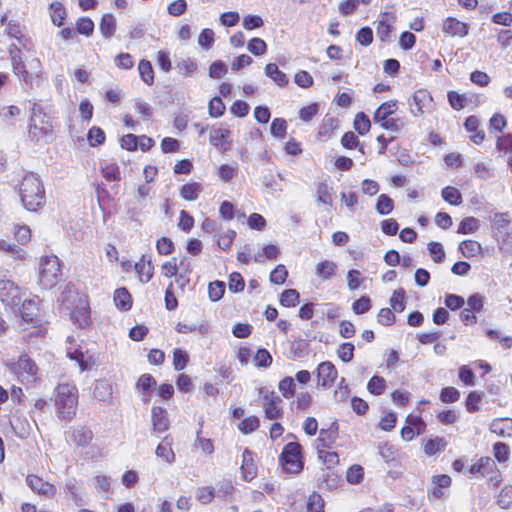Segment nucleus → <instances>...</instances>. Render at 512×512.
<instances>
[{"label":"nucleus","instance_id":"nucleus-38","mask_svg":"<svg viewBox=\"0 0 512 512\" xmlns=\"http://www.w3.org/2000/svg\"><path fill=\"white\" fill-rule=\"evenodd\" d=\"M198 68L197 61L193 58H185L177 63L179 73L185 77L192 76Z\"/></svg>","mask_w":512,"mask_h":512},{"label":"nucleus","instance_id":"nucleus-36","mask_svg":"<svg viewBox=\"0 0 512 512\" xmlns=\"http://www.w3.org/2000/svg\"><path fill=\"white\" fill-rule=\"evenodd\" d=\"M480 228V220L475 217L464 218L458 227L457 233L459 234H471L476 232Z\"/></svg>","mask_w":512,"mask_h":512},{"label":"nucleus","instance_id":"nucleus-62","mask_svg":"<svg viewBox=\"0 0 512 512\" xmlns=\"http://www.w3.org/2000/svg\"><path fill=\"white\" fill-rule=\"evenodd\" d=\"M364 476V469L360 465L351 466L346 475V479L351 484H359Z\"/></svg>","mask_w":512,"mask_h":512},{"label":"nucleus","instance_id":"nucleus-56","mask_svg":"<svg viewBox=\"0 0 512 512\" xmlns=\"http://www.w3.org/2000/svg\"><path fill=\"white\" fill-rule=\"evenodd\" d=\"M404 298V289L401 288L399 290L394 291L393 295L390 298V305L395 312L400 313L405 309Z\"/></svg>","mask_w":512,"mask_h":512},{"label":"nucleus","instance_id":"nucleus-44","mask_svg":"<svg viewBox=\"0 0 512 512\" xmlns=\"http://www.w3.org/2000/svg\"><path fill=\"white\" fill-rule=\"evenodd\" d=\"M376 124H379L380 127L384 130H388L391 132L398 133L404 128V121L401 118H386L384 121L377 122Z\"/></svg>","mask_w":512,"mask_h":512},{"label":"nucleus","instance_id":"nucleus-51","mask_svg":"<svg viewBox=\"0 0 512 512\" xmlns=\"http://www.w3.org/2000/svg\"><path fill=\"white\" fill-rule=\"evenodd\" d=\"M260 426V420L256 416H249L243 419L239 425V430L244 434H249L256 431Z\"/></svg>","mask_w":512,"mask_h":512},{"label":"nucleus","instance_id":"nucleus-6","mask_svg":"<svg viewBox=\"0 0 512 512\" xmlns=\"http://www.w3.org/2000/svg\"><path fill=\"white\" fill-rule=\"evenodd\" d=\"M280 463L286 472L299 473L303 469L301 445L297 442L287 443L280 455Z\"/></svg>","mask_w":512,"mask_h":512},{"label":"nucleus","instance_id":"nucleus-42","mask_svg":"<svg viewBox=\"0 0 512 512\" xmlns=\"http://www.w3.org/2000/svg\"><path fill=\"white\" fill-rule=\"evenodd\" d=\"M368 391L373 395H381L386 389V380L378 375H374L367 384Z\"/></svg>","mask_w":512,"mask_h":512},{"label":"nucleus","instance_id":"nucleus-23","mask_svg":"<svg viewBox=\"0 0 512 512\" xmlns=\"http://www.w3.org/2000/svg\"><path fill=\"white\" fill-rule=\"evenodd\" d=\"M113 388L112 384L107 380H97L93 390L94 398L102 401L109 402L112 398Z\"/></svg>","mask_w":512,"mask_h":512},{"label":"nucleus","instance_id":"nucleus-61","mask_svg":"<svg viewBox=\"0 0 512 512\" xmlns=\"http://www.w3.org/2000/svg\"><path fill=\"white\" fill-rule=\"evenodd\" d=\"M307 512H324V500L319 494L313 493L309 496Z\"/></svg>","mask_w":512,"mask_h":512},{"label":"nucleus","instance_id":"nucleus-10","mask_svg":"<svg viewBox=\"0 0 512 512\" xmlns=\"http://www.w3.org/2000/svg\"><path fill=\"white\" fill-rule=\"evenodd\" d=\"M14 372L22 383H32L36 380L37 366L27 355H21L14 365Z\"/></svg>","mask_w":512,"mask_h":512},{"label":"nucleus","instance_id":"nucleus-64","mask_svg":"<svg viewBox=\"0 0 512 512\" xmlns=\"http://www.w3.org/2000/svg\"><path fill=\"white\" fill-rule=\"evenodd\" d=\"M254 362L257 367L267 368L272 363V356L266 349H258L254 356Z\"/></svg>","mask_w":512,"mask_h":512},{"label":"nucleus","instance_id":"nucleus-53","mask_svg":"<svg viewBox=\"0 0 512 512\" xmlns=\"http://www.w3.org/2000/svg\"><path fill=\"white\" fill-rule=\"evenodd\" d=\"M215 42V34L212 29L205 28L201 31L198 37V44L205 50L212 48Z\"/></svg>","mask_w":512,"mask_h":512},{"label":"nucleus","instance_id":"nucleus-8","mask_svg":"<svg viewBox=\"0 0 512 512\" xmlns=\"http://www.w3.org/2000/svg\"><path fill=\"white\" fill-rule=\"evenodd\" d=\"M260 395L264 400L263 410L265 417L270 420L281 418L283 410L279 404L282 403V399L274 391H270L267 388H261Z\"/></svg>","mask_w":512,"mask_h":512},{"label":"nucleus","instance_id":"nucleus-25","mask_svg":"<svg viewBox=\"0 0 512 512\" xmlns=\"http://www.w3.org/2000/svg\"><path fill=\"white\" fill-rule=\"evenodd\" d=\"M113 300L116 307L122 311H128L132 307V296L125 287L115 290Z\"/></svg>","mask_w":512,"mask_h":512},{"label":"nucleus","instance_id":"nucleus-7","mask_svg":"<svg viewBox=\"0 0 512 512\" xmlns=\"http://www.w3.org/2000/svg\"><path fill=\"white\" fill-rule=\"evenodd\" d=\"M12 71L19 78V80L23 81L30 87H32L34 75L36 78L40 77L41 73V63L39 59L35 58L30 62V69L28 71L26 65L22 59V56H12L10 59Z\"/></svg>","mask_w":512,"mask_h":512},{"label":"nucleus","instance_id":"nucleus-13","mask_svg":"<svg viewBox=\"0 0 512 512\" xmlns=\"http://www.w3.org/2000/svg\"><path fill=\"white\" fill-rule=\"evenodd\" d=\"M26 484L33 492L47 498H53L57 492V489L53 484L44 481L42 478L34 474H30L26 477Z\"/></svg>","mask_w":512,"mask_h":512},{"label":"nucleus","instance_id":"nucleus-31","mask_svg":"<svg viewBox=\"0 0 512 512\" xmlns=\"http://www.w3.org/2000/svg\"><path fill=\"white\" fill-rule=\"evenodd\" d=\"M336 268V263L325 260L317 264L315 272L319 278L326 281L335 275Z\"/></svg>","mask_w":512,"mask_h":512},{"label":"nucleus","instance_id":"nucleus-50","mask_svg":"<svg viewBox=\"0 0 512 512\" xmlns=\"http://www.w3.org/2000/svg\"><path fill=\"white\" fill-rule=\"evenodd\" d=\"M371 128V122L367 115L363 112H359L354 120V129L360 134L365 135Z\"/></svg>","mask_w":512,"mask_h":512},{"label":"nucleus","instance_id":"nucleus-33","mask_svg":"<svg viewBox=\"0 0 512 512\" xmlns=\"http://www.w3.org/2000/svg\"><path fill=\"white\" fill-rule=\"evenodd\" d=\"M332 188L326 182L317 185L316 201L318 204L332 205Z\"/></svg>","mask_w":512,"mask_h":512},{"label":"nucleus","instance_id":"nucleus-16","mask_svg":"<svg viewBox=\"0 0 512 512\" xmlns=\"http://www.w3.org/2000/svg\"><path fill=\"white\" fill-rule=\"evenodd\" d=\"M412 101H409L410 112L413 116L419 117L424 113L423 108L432 102V97L426 90H417L413 96Z\"/></svg>","mask_w":512,"mask_h":512},{"label":"nucleus","instance_id":"nucleus-9","mask_svg":"<svg viewBox=\"0 0 512 512\" xmlns=\"http://www.w3.org/2000/svg\"><path fill=\"white\" fill-rule=\"evenodd\" d=\"M0 299L6 305L13 308L21 304V289L9 279L0 280Z\"/></svg>","mask_w":512,"mask_h":512},{"label":"nucleus","instance_id":"nucleus-28","mask_svg":"<svg viewBox=\"0 0 512 512\" xmlns=\"http://www.w3.org/2000/svg\"><path fill=\"white\" fill-rule=\"evenodd\" d=\"M265 75L271 78L278 86H285L288 84V78L285 73L279 70L275 63H269L265 67Z\"/></svg>","mask_w":512,"mask_h":512},{"label":"nucleus","instance_id":"nucleus-24","mask_svg":"<svg viewBox=\"0 0 512 512\" xmlns=\"http://www.w3.org/2000/svg\"><path fill=\"white\" fill-rule=\"evenodd\" d=\"M398 109L396 100H390L382 103L375 111L373 115L374 123L384 121L386 118H390Z\"/></svg>","mask_w":512,"mask_h":512},{"label":"nucleus","instance_id":"nucleus-49","mask_svg":"<svg viewBox=\"0 0 512 512\" xmlns=\"http://www.w3.org/2000/svg\"><path fill=\"white\" fill-rule=\"evenodd\" d=\"M65 492L67 495L74 501L76 506H82L83 499L81 495L78 493V488L76 485V479L71 478L67 480L65 484Z\"/></svg>","mask_w":512,"mask_h":512},{"label":"nucleus","instance_id":"nucleus-12","mask_svg":"<svg viewBox=\"0 0 512 512\" xmlns=\"http://www.w3.org/2000/svg\"><path fill=\"white\" fill-rule=\"evenodd\" d=\"M5 34L17 41L23 49L30 51L33 48L31 38L25 33V26L14 20H9L5 28Z\"/></svg>","mask_w":512,"mask_h":512},{"label":"nucleus","instance_id":"nucleus-18","mask_svg":"<svg viewBox=\"0 0 512 512\" xmlns=\"http://www.w3.org/2000/svg\"><path fill=\"white\" fill-rule=\"evenodd\" d=\"M241 473L243 479L247 482L252 481L257 476V467L254 464L253 453L248 448L242 454Z\"/></svg>","mask_w":512,"mask_h":512},{"label":"nucleus","instance_id":"nucleus-40","mask_svg":"<svg viewBox=\"0 0 512 512\" xmlns=\"http://www.w3.org/2000/svg\"><path fill=\"white\" fill-rule=\"evenodd\" d=\"M340 478L330 470H325L319 477V487L332 489L338 485Z\"/></svg>","mask_w":512,"mask_h":512},{"label":"nucleus","instance_id":"nucleus-45","mask_svg":"<svg viewBox=\"0 0 512 512\" xmlns=\"http://www.w3.org/2000/svg\"><path fill=\"white\" fill-rule=\"evenodd\" d=\"M447 442L445 439L436 437L434 439H430L424 446V451L427 455H434L438 452H441L445 449Z\"/></svg>","mask_w":512,"mask_h":512},{"label":"nucleus","instance_id":"nucleus-37","mask_svg":"<svg viewBox=\"0 0 512 512\" xmlns=\"http://www.w3.org/2000/svg\"><path fill=\"white\" fill-rule=\"evenodd\" d=\"M138 71L141 79L147 84L152 85L154 83V71L150 61L141 60L138 64Z\"/></svg>","mask_w":512,"mask_h":512},{"label":"nucleus","instance_id":"nucleus-58","mask_svg":"<svg viewBox=\"0 0 512 512\" xmlns=\"http://www.w3.org/2000/svg\"><path fill=\"white\" fill-rule=\"evenodd\" d=\"M209 115L211 117L217 118L224 114L225 112V105L220 97L216 96L213 97L209 102Z\"/></svg>","mask_w":512,"mask_h":512},{"label":"nucleus","instance_id":"nucleus-5","mask_svg":"<svg viewBox=\"0 0 512 512\" xmlns=\"http://www.w3.org/2000/svg\"><path fill=\"white\" fill-rule=\"evenodd\" d=\"M61 276V265L57 256H45L41 259L39 281L44 288L51 289L56 286Z\"/></svg>","mask_w":512,"mask_h":512},{"label":"nucleus","instance_id":"nucleus-32","mask_svg":"<svg viewBox=\"0 0 512 512\" xmlns=\"http://www.w3.org/2000/svg\"><path fill=\"white\" fill-rule=\"evenodd\" d=\"M201 192L202 186L197 182L184 184L180 188V196L188 201L196 200Z\"/></svg>","mask_w":512,"mask_h":512},{"label":"nucleus","instance_id":"nucleus-52","mask_svg":"<svg viewBox=\"0 0 512 512\" xmlns=\"http://www.w3.org/2000/svg\"><path fill=\"white\" fill-rule=\"evenodd\" d=\"M495 467L494 461L489 458H481L478 463L474 464L471 468L472 473H479L481 476H485L490 470Z\"/></svg>","mask_w":512,"mask_h":512},{"label":"nucleus","instance_id":"nucleus-26","mask_svg":"<svg viewBox=\"0 0 512 512\" xmlns=\"http://www.w3.org/2000/svg\"><path fill=\"white\" fill-rule=\"evenodd\" d=\"M135 270L142 283L149 282L153 277V265L150 260L145 259V256L135 264Z\"/></svg>","mask_w":512,"mask_h":512},{"label":"nucleus","instance_id":"nucleus-41","mask_svg":"<svg viewBox=\"0 0 512 512\" xmlns=\"http://www.w3.org/2000/svg\"><path fill=\"white\" fill-rule=\"evenodd\" d=\"M166 440L167 438L157 446L155 453L166 462L173 463L175 461V454L171 448V443Z\"/></svg>","mask_w":512,"mask_h":512},{"label":"nucleus","instance_id":"nucleus-63","mask_svg":"<svg viewBox=\"0 0 512 512\" xmlns=\"http://www.w3.org/2000/svg\"><path fill=\"white\" fill-rule=\"evenodd\" d=\"M288 271L282 264L276 266V268L270 274V281L273 284L280 285L286 281Z\"/></svg>","mask_w":512,"mask_h":512},{"label":"nucleus","instance_id":"nucleus-3","mask_svg":"<svg viewBox=\"0 0 512 512\" xmlns=\"http://www.w3.org/2000/svg\"><path fill=\"white\" fill-rule=\"evenodd\" d=\"M29 138L35 142H49L53 137V123L43 108L34 103L31 109Z\"/></svg>","mask_w":512,"mask_h":512},{"label":"nucleus","instance_id":"nucleus-2","mask_svg":"<svg viewBox=\"0 0 512 512\" xmlns=\"http://www.w3.org/2000/svg\"><path fill=\"white\" fill-rule=\"evenodd\" d=\"M21 202L28 211H37L45 204L43 183L34 173H27L19 187Z\"/></svg>","mask_w":512,"mask_h":512},{"label":"nucleus","instance_id":"nucleus-4","mask_svg":"<svg viewBox=\"0 0 512 512\" xmlns=\"http://www.w3.org/2000/svg\"><path fill=\"white\" fill-rule=\"evenodd\" d=\"M78 390L70 384H59L56 388L55 406L58 417L70 421L76 415Z\"/></svg>","mask_w":512,"mask_h":512},{"label":"nucleus","instance_id":"nucleus-48","mask_svg":"<svg viewBox=\"0 0 512 512\" xmlns=\"http://www.w3.org/2000/svg\"><path fill=\"white\" fill-rule=\"evenodd\" d=\"M299 297V292L296 289H287L282 292L280 303L285 307H294L299 302Z\"/></svg>","mask_w":512,"mask_h":512},{"label":"nucleus","instance_id":"nucleus-39","mask_svg":"<svg viewBox=\"0 0 512 512\" xmlns=\"http://www.w3.org/2000/svg\"><path fill=\"white\" fill-rule=\"evenodd\" d=\"M442 198L451 205H460L462 203V195L460 191L452 186H447L442 189Z\"/></svg>","mask_w":512,"mask_h":512},{"label":"nucleus","instance_id":"nucleus-30","mask_svg":"<svg viewBox=\"0 0 512 512\" xmlns=\"http://www.w3.org/2000/svg\"><path fill=\"white\" fill-rule=\"evenodd\" d=\"M494 498L500 508L509 509L512 506V485L503 486Z\"/></svg>","mask_w":512,"mask_h":512},{"label":"nucleus","instance_id":"nucleus-17","mask_svg":"<svg viewBox=\"0 0 512 512\" xmlns=\"http://www.w3.org/2000/svg\"><path fill=\"white\" fill-rule=\"evenodd\" d=\"M20 311V316L23 321L27 323H31L33 325H36L40 322L39 317V308L36 300L34 299H28V300H21V304L18 307Z\"/></svg>","mask_w":512,"mask_h":512},{"label":"nucleus","instance_id":"nucleus-54","mask_svg":"<svg viewBox=\"0 0 512 512\" xmlns=\"http://www.w3.org/2000/svg\"><path fill=\"white\" fill-rule=\"evenodd\" d=\"M188 361H189V356L184 350H182L180 348L174 349L173 365H174L175 370H177V371L183 370L186 367Z\"/></svg>","mask_w":512,"mask_h":512},{"label":"nucleus","instance_id":"nucleus-27","mask_svg":"<svg viewBox=\"0 0 512 512\" xmlns=\"http://www.w3.org/2000/svg\"><path fill=\"white\" fill-rule=\"evenodd\" d=\"M101 174L107 181H120L121 171L114 161H104L101 164Z\"/></svg>","mask_w":512,"mask_h":512},{"label":"nucleus","instance_id":"nucleus-11","mask_svg":"<svg viewBox=\"0 0 512 512\" xmlns=\"http://www.w3.org/2000/svg\"><path fill=\"white\" fill-rule=\"evenodd\" d=\"M338 377L335 365L330 361L321 362L317 367L318 386L323 389L331 388Z\"/></svg>","mask_w":512,"mask_h":512},{"label":"nucleus","instance_id":"nucleus-20","mask_svg":"<svg viewBox=\"0 0 512 512\" xmlns=\"http://www.w3.org/2000/svg\"><path fill=\"white\" fill-rule=\"evenodd\" d=\"M442 30L444 33L454 37H464L468 34V26L466 23L456 18L449 17L443 22Z\"/></svg>","mask_w":512,"mask_h":512},{"label":"nucleus","instance_id":"nucleus-29","mask_svg":"<svg viewBox=\"0 0 512 512\" xmlns=\"http://www.w3.org/2000/svg\"><path fill=\"white\" fill-rule=\"evenodd\" d=\"M99 29L105 38H111L116 30V18L110 13L104 14L100 21Z\"/></svg>","mask_w":512,"mask_h":512},{"label":"nucleus","instance_id":"nucleus-15","mask_svg":"<svg viewBox=\"0 0 512 512\" xmlns=\"http://www.w3.org/2000/svg\"><path fill=\"white\" fill-rule=\"evenodd\" d=\"M70 440L77 446L81 448L87 447L94 438L93 431L85 425H77L71 427L67 432Z\"/></svg>","mask_w":512,"mask_h":512},{"label":"nucleus","instance_id":"nucleus-47","mask_svg":"<svg viewBox=\"0 0 512 512\" xmlns=\"http://www.w3.org/2000/svg\"><path fill=\"white\" fill-rule=\"evenodd\" d=\"M295 387L296 384L294 382V379L292 377H284L278 385L279 391L282 393L284 398H291L295 394Z\"/></svg>","mask_w":512,"mask_h":512},{"label":"nucleus","instance_id":"nucleus-21","mask_svg":"<svg viewBox=\"0 0 512 512\" xmlns=\"http://www.w3.org/2000/svg\"><path fill=\"white\" fill-rule=\"evenodd\" d=\"M153 430L159 433L165 432L169 428V419L167 411L162 407L152 408Z\"/></svg>","mask_w":512,"mask_h":512},{"label":"nucleus","instance_id":"nucleus-1","mask_svg":"<svg viewBox=\"0 0 512 512\" xmlns=\"http://www.w3.org/2000/svg\"><path fill=\"white\" fill-rule=\"evenodd\" d=\"M62 306L70 311L72 321L80 328L90 325V308L85 296L80 295L74 285L67 284L59 298Z\"/></svg>","mask_w":512,"mask_h":512},{"label":"nucleus","instance_id":"nucleus-14","mask_svg":"<svg viewBox=\"0 0 512 512\" xmlns=\"http://www.w3.org/2000/svg\"><path fill=\"white\" fill-rule=\"evenodd\" d=\"M396 21V16L393 13H382L379 16L376 26V35L384 43L391 41L393 24Z\"/></svg>","mask_w":512,"mask_h":512},{"label":"nucleus","instance_id":"nucleus-60","mask_svg":"<svg viewBox=\"0 0 512 512\" xmlns=\"http://www.w3.org/2000/svg\"><path fill=\"white\" fill-rule=\"evenodd\" d=\"M483 392L472 391L468 394L466 399V409L468 412H476L479 410V403L481 402Z\"/></svg>","mask_w":512,"mask_h":512},{"label":"nucleus","instance_id":"nucleus-46","mask_svg":"<svg viewBox=\"0 0 512 512\" xmlns=\"http://www.w3.org/2000/svg\"><path fill=\"white\" fill-rule=\"evenodd\" d=\"M279 253L280 252L277 246L272 244L267 245L263 248L262 253H258L257 255L254 256V261L258 263H263L266 258L270 260H276L278 258Z\"/></svg>","mask_w":512,"mask_h":512},{"label":"nucleus","instance_id":"nucleus-43","mask_svg":"<svg viewBox=\"0 0 512 512\" xmlns=\"http://www.w3.org/2000/svg\"><path fill=\"white\" fill-rule=\"evenodd\" d=\"M394 208L393 200L386 194L379 195L376 203V211L380 215H387L392 212Z\"/></svg>","mask_w":512,"mask_h":512},{"label":"nucleus","instance_id":"nucleus-59","mask_svg":"<svg viewBox=\"0 0 512 512\" xmlns=\"http://www.w3.org/2000/svg\"><path fill=\"white\" fill-rule=\"evenodd\" d=\"M214 496L215 490L210 486L199 487L196 492L197 500L204 505L211 503Z\"/></svg>","mask_w":512,"mask_h":512},{"label":"nucleus","instance_id":"nucleus-55","mask_svg":"<svg viewBox=\"0 0 512 512\" xmlns=\"http://www.w3.org/2000/svg\"><path fill=\"white\" fill-rule=\"evenodd\" d=\"M225 292V284L222 281H215L209 284L208 294L211 301L220 300Z\"/></svg>","mask_w":512,"mask_h":512},{"label":"nucleus","instance_id":"nucleus-57","mask_svg":"<svg viewBox=\"0 0 512 512\" xmlns=\"http://www.w3.org/2000/svg\"><path fill=\"white\" fill-rule=\"evenodd\" d=\"M248 50L255 56L264 55L267 51V45L261 38L255 37L248 42Z\"/></svg>","mask_w":512,"mask_h":512},{"label":"nucleus","instance_id":"nucleus-19","mask_svg":"<svg viewBox=\"0 0 512 512\" xmlns=\"http://www.w3.org/2000/svg\"><path fill=\"white\" fill-rule=\"evenodd\" d=\"M479 125L480 120L474 115L467 117L464 123L465 129L471 133L470 140L477 145L481 144L485 139V132L479 129Z\"/></svg>","mask_w":512,"mask_h":512},{"label":"nucleus","instance_id":"nucleus-35","mask_svg":"<svg viewBox=\"0 0 512 512\" xmlns=\"http://www.w3.org/2000/svg\"><path fill=\"white\" fill-rule=\"evenodd\" d=\"M459 250L464 257L471 258L481 252V245L474 240H464L459 244Z\"/></svg>","mask_w":512,"mask_h":512},{"label":"nucleus","instance_id":"nucleus-34","mask_svg":"<svg viewBox=\"0 0 512 512\" xmlns=\"http://www.w3.org/2000/svg\"><path fill=\"white\" fill-rule=\"evenodd\" d=\"M230 130L227 128H215L210 132V143L215 147H224L227 144V138Z\"/></svg>","mask_w":512,"mask_h":512},{"label":"nucleus","instance_id":"nucleus-22","mask_svg":"<svg viewBox=\"0 0 512 512\" xmlns=\"http://www.w3.org/2000/svg\"><path fill=\"white\" fill-rule=\"evenodd\" d=\"M489 429L500 437H512V418L494 419Z\"/></svg>","mask_w":512,"mask_h":512}]
</instances>
